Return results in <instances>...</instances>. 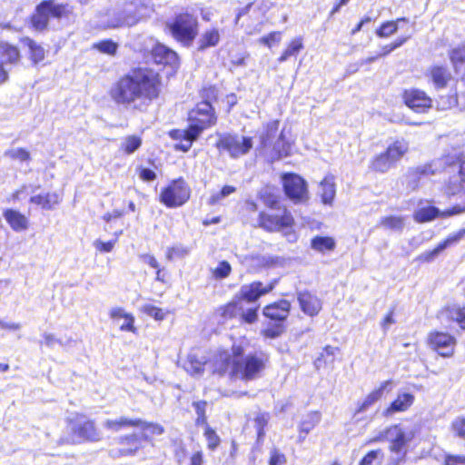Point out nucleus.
Returning <instances> with one entry per match:
<instances>
[{
    "label": "nucleus",
    "instance_id": "f257e3e1",
    "mask_svg": "<svg viewBox=\"0 0 465 465\" xmlns=\"http://www.w3.org/2000/svg\"><path fill=\"white\" fill-rule=\"evenodd\" d=\"M164 83L162 74L149 66L136 65L118 75L107 94L117 106L144 112L163 96Z\"/></svg>",
    "mask_w": 465,
    "mask_h": 465
},
{
    "label": "nucleus",
    "instance_id": "f03ea898",
    "mask_svg": "<svg viewBox=\"0 0 465 465\" xmlns=\"http://www.w3.org/2000/svg\"><path fill=\"white\" fill-rule=\"evenodd\" d=\"M241 343H232L230 351L220 349L212 361L211 372L231 382H249L260 379L269 365V356L264 352L245 353Z\"/></svg>",
    "mask_w": 465,
    "mask_h": 465
},
{
    "label": "nucleus",
    "instance_id": "7ed1b4c3",
    "mask_svg": "<svg viewBox=\"0 0 465 465\" xmlns=\"http://www.w3.org/2000/svg\"><path fill=\"white\" fill-rule=\"evenodd\" d=\"M257 199L263 204V208H260L258 203L252 199L246 200L243 206L244 215L254 228L268 233L291 231L294 228L295 218L282 203L274 185L265 184L257 193Z\"/></svg>",
    "mask_w": 465,
    "mask_h": 465
},
{
    "label": "nucleus",
    "instance_id": "20e7f679",
    "mask_svg": "<svg viewBox=\"0 0 465 465\" xmlns=\"http://www.w3.org/2000/svg\"><path fill=\"white\" fill-rule=\"evenodd\" d=\"M68 436L60 439L62 444H80L99 441L101 432L94 419L84 412H74L65 419Z\"/></svg>",
    "mask_w": 465,
    "mask_h": 465
},
{
    "label": "nucleus",
    "instance_id": "39448f33",
    "mask_svg": "<svg viewBox=\"0 0 465 465\" xmlns=\"http://www.w3.org/2000/svg\"><path fill=\"white\" fill-rule=\"evenodd\" d=\"M291 311L292 303L286 299H279L264 305L262 314L268 324L261 330V335L270 340L282 336L286 331Z\"/></svg>",
    "mask_w": 465,
    "mask_h": 465
},
{
    "label": "nucleus",
    "instance_id": "423d86ee",
    "mask_svg": "<svg viewBox=\"0 0 465 465\" xmlns=\"http://www.w3.org/2000/svg\"><path fill=\"white\" fill-rule=\"evenodd\" d=\"M76 16L74 5L69 3H55L54 0H42L30 15L31 27L42 32L48 28L50 19L69 20Z\"/></svg>",
    "mask_w": 465,
    "mask_h": 465
},
{
    "label": "nucleus",
    "instance_id": "0eeeda50",
    "mask_svg": "<svg viewBox=\"0 0 465 465\" xmlns=\"http://www.w3.org/2000/svg\"><path fill=\"white\" fill-rule=\"evenodd\" d=\"M199 26L197 15L188 9L176 13L165 24V29L173 40L184 47L193 45L199 35Z\"/></svg>",
    "mask_w": 465,
    "mask_h": 465
},
{
    "label": "nucleus",
    "instance_id": "6e6552de",
    "mask_svg": "<svg viewBox=\"0 0 465 465\" xmlns=\"http://www.w3.org/2000/svg\"><path fill=\"white\" fill-rule=\"evenodd\" d=\"M409 151V143L404 139H396L386 149L373 155L368 164L373 173H385L404 157Z\"/></svg>",
    "mask_w": 465,
    "mask_h": 465
},
{
    "label": "nucleus",
    "instance_id": "1a4fd4ad",
    "mask_svg": "<svg viewBox=\"0 0 465 465\" xmlns=\"http://www.w3.org/2000/svg\"><path fill=\"white\" fill-rule=\"evenodd\" d=\"M192 189L186 180L180 176L169 181L158 195V201L166 208H178L189 202Z\"/></svg>",
    "mask_w": 465,
    "mask_h": 465
},
{
    "label": "nucleus",
    "instance_id": "9d476101",
    "mask_svg": "<svg viewBox=\"0 0 465 465\" xmlns=\"http://www.w3.org/2000/svg\"><path fill=\"white\" fill-rule=\"evenodd\" d=\"M104 428L112 432H118L125 429H138L141 432H148L152 436H160L165 429L157 422L149 421L141 418L120 416L116 419H108L104 423Z\"/></svg>",
    "mask_w": 465,
    "mask_h": 465
},
{
    "label": "nucleus",
    "instance_id": "9b49d317",
    "mask_svg": "<svg viewBox=\"0 0 465 465\" xmlns=\"http://www.w3.org/2000/svg\"><path fill=\"white\" fill-rule=\"evenodd\" d=\"M282 188L285 197L294 204H306L310 200V193L306 180L293 172L282 173L280 175Z\"/></svg>",
    "mask_w": 465,
    "mask_h": 465
},
{
    "label": "nucleus",
    "instance_id": "f8f14e48",
    "mask_svg": "<svg viewBox=\"0 0 465 465\" xmlns=\"http://www.w3.org/2000/svg\"><path fill=\"white\" fill-rule=\"evenodd\" d=\"M214 146L219 152H226L231 158L237 159L251 151L253 146V138L234 133H223L218 134Z\"/></svg>",
    "mask_w": 465,
    "mask_h": 465
},
{
    "label": "nucleus",
    "instance_id": "ddd939ff",
    "mask_svg": "<svg viewBox=\"0 0 465 465\" xmlns=\"http://www.w3.org/2000/svg\"><path fill=\"white\" fill-rule=\"evenodd\" d=\"M259 306H254L243 310L242 303L236 297L226 303L218 306L214 314L223 321H229L238 318L242 324H253L259 319Z\"/></svg>",
    "mask_w": 465,
    "mask_h": 465
},
{
    "label": "nucleus",
    "instance_id": "4468645a",
    "mask_svg": "<svg viewBox=\"0 0 465 465\" xmlns=\"http://www.w3.org/2000/svg\"><path fill=\"white\" fill-rule=\"evenodd\" d=\"M259 306H254L243 310L242 303L236 297L226 303L218 306L214 314L223 321H229L238 318L242 324H253L259 319Z\"/></svg>",
    "mask_w": 465,
    "mask_h": 465
},
{
    "label": "nucleus",
    "instance_id": "2eb2a0df",
    "mask_svg": "<svg viewBox=\"0 0 465 465\" xmlns=\"http://www.w3.org/2000/svg\"><path fill=\"white\" fill-rule=\"evenodd\" d=\"M149 435L148 432H142L141 434L131 432L119 436L110 449L111 457L135 456L143 449V441L150 440Z\"/></svg>",
    "mask_w": 465,
    "mask_h": 465
},
{
    "label": "nucleus",
    "instance_id": "dca6fc26",
    "mask_svg": "<svg viewBox=\"0 0 465 465\" xmlns=\"http://www.w3.org/2000/svg\"><path fill=\"white\" fill-rule=\"evenodd\" d=\"M425 342L432 351L446 359L452 358L455 355L458 344V341L453 334L440 330L429 331Z\"/></svg>",
    "mask_w": 465,
    "mask_h": 465
},
{
    "label": "nucleus",
    "instance_id": "f3484780",
    "mask_svg": "<svg viewBox=\"0 0 465 465\" xmlns=\"http://www.w3.org/2000/svg\"><path fill=\"white\" fill-rule=\"evenodd\" d=\"M187 121L203 133L217 124L218 116L209 101H200L188 112Z\"/></svg>",
    "mask_w": 465,
    "mask_h": 465
},
{
    "label": "nucleus",
    "instance_id": "a211bd4d",
    "mask_svg": "<svg viewBox=\"0 0 465 465\" xmlns=\"http://www.w3.org/2000/svg\"><path fill=\"white\" fill-rule=\"evenodd\" d=\"M402 104L417 114H427L433 108L432 97L423 89L410 87L401 94Z\"/></svg>",
    "mask_w": 465,
    "mask_h": 465
},
{
    "label": "nucleus",
    "instance_id": "6ab92c4d",
    "mask_svg": "<svg viewBox=\"0 0 465 465\" xmlns=\"http://www.w3.org/2000/svg\"><path fill=\"white\" fill-rule=\"evenodd\" d=\"M202 132L191 123H189L185 129L175 128L168 132L169 137L178 142L174 145L175 150L183 153H186L192 148L193 143L199 138Z\"/></svg>",
    "mask_w": 465,
    "mask_h": 465
},
{
    "label": "nucleus",
    "instance_id": "aec40b11",
    "mask_svg": "<svg viewBox=\"0 0 465 465\" xmlns=\"http://www.w3.org/2000/svg\"><path fill=\"white\" fill-rule=\"evenodd\" d=\"M275 287L274 282L263 284L261 281H253L248 284H244L241 287L240 292L236 297L242 302H255L261 297L270 293Z\"/></svg>",
    "mask_w": 465,
    "mask_h": 465
},
{
    "label": "nucleus",
    "instance_id": "412c9836",
    "mask_svg": "<svg viewBox=\"0 0 465 465\" xmlns=\"http://www.w3.org/2000/svg\"><path fill=\"white\" fill-rule=\"evenodd\" d=\"M153 61L159 65L177 68L180 65V58L177 53L168 46L157 43L151 49Z\"/></svg>",
    "mask_w": 465,
    "mask_h": 465
},
{
    "label": "nucleus",
    "instance_id": "4be33fe9",
    "mask_svg": "<svg viewBox=\"0 0 465 465\" xmlns=\"http://www.w3.org/2000/svg\"><path fill=\"white\" fill-rule=\"evenodd\" d=\"M426 76L436 90L445 89L452 80V74L450 69L440 64L430 65L427 69Z\"/></svg>",
    "mask_w": 465,
    "mask_h": 465
},
{
    "label": "nucleus",
    "instance_id": "5701e85b",
    "mask_svg": "<svg viewBox=\"0 0 465 465\" xmlns=\"http://www.w3.org/2000/svg\"><path fill=\"white\" fill-rule=\"evenodd\" d=\"M391 384L390 380L382 381L379 387L370 391L362 401L357 404L355 414L362 413L371 406H373L378 401H380L384 394V391Z\"/></svg>",
    "mask_w": 465,
    "mask_h": 465
},
{
    "label": "nucleus",
    "instance_id": "b1692460",
    "mask_svg": "<svg viewBox=\"0 0 465 465\" xmlns=\"http://www.w3.org/2000/svg\"><path fill=\"white\" fill-rule=\"evenodd\" d=\"M3 216L15 232H24L29 228V219L18 210L13 208L5 209Z\"/></svg>",
    "mask_w": 465,
    "mask_h": 465
},
{
    "label": "nucleus",
    "instance_id": "393cba45",
    "mask_svg": "<svg viewBox=\"0 0 465 465\" xmlns=\"http://www.w3.org/2000/svg\"><path fill=\"white\" fill-rule=\"evenodd\" d=\"M298 302L301 310L307 315L313 317L322 310L321 300L310 292H302L298 294Z\"/></svg>",
    "mask_w": 465,
    "mask_h": 465
},
{
    "label": "nucleus",
    "instance_id": "a878e982",
    "mask_svg": "<svg viewBox=\"0 0 465 465\" xmlns=\"http://www.w3.org/2000/svg\"><path fill=\"white\" fill-rule=\"evenodd\" d=\"M414 395L410 392L399 394L383 411L386 417L391 416L396 412H404L408 411L414 402Z\"/></svg>",
    "mask_w": 465,
    "mask_h": 465
},
{
    "label": "nucleus",
    "instance_id": "bb28decb",
    "mask_svg": "<svg viewBox=\"0 0 465 465\" xmlns=\"http://www.w3.org/2000/svg\"><path fill=\"white\" fill-rule=\"evenodd\" d=\"M464 232L465 231L450 235L444 241L440 242L434 249L421 253L418 257V260L421 262H431L437 254L445 250L450 244L457 242L463 236Z\"/></svg>",
    "mask_w": 465,
    "mask_h": 465
},
{
    "label": "nucleus",
    "instance_id": "cd10ccee",
    "mask_svg": "<svg viewBox=\"0 0 465 465\" xmlns=\"http://www.w3.org/2000/svg\"><path fill=\"white\" fill-rule=\"evenodd\" d=\"M29 202L43 210H53L60 203L61 198L55 192H47L31 196Z\"/></svg>",
    "mask_w": 465,
    "mask_h": 465
},
{
    "label": "nucleus",
    "instance_id": "c85d7f7f",
    "mask_svg": "<svg viewBox=\"0 0 465 465\" xmlns=\"http://www.w3.org/2000/svg\"><path fill=\"white\" fill-rule=\"evenodd\" d=\"M0 59L4 61L5 65H15L21 60L19 48L8 42H0Z\"/></svg>",
    "mask_w": 465,
    "mask_h": 465
},
{
    "label": "nucleus",
    "instance_id": "c756f323",
    "mask_svg": "<svg viewBox=\"0 0 465 465\" xmlns=\"http://www.w3.org/2000/svg\"><path fill=\"white\" fill-rule=\"evenodd\" d=\"M20 42L28 48L29 59L33 64L42 63L45 58V48L29 36H24Z\"/></svg>",
    "mask_w": 465,
    "mask_h": 465
},
{
    "label": "nucleus",
    "instance_id": "7c9ffc66",
    "mask_svg": "<svg viewBox=\"0 0 465 465\" xmlns=\"http://www.w3.org/2000/svg\"><path fill=\"white\" fill-rule=\"evenodd\" d=\"M110 318L117 321L120 319L128 320V323H123L120 325L119 329L122 331H128L132 333L137 332V328L134 325V316L132 313L126 312L123 308L121 307H115L113 308L109 312Z\"/></svg>",
    "mask_w": 465,
    "mask_h": 465
},
{
    "label": "nucleus",
    "instance_id": "2f4dec72",
    "mask_svg": "<svg viewBox=\"0 0 465 465\" xmlns=\"http://www.w3.org/2000/svg\"><path fill=\"white\" fill-rule=\"evenodd\" d=\"M292 153L291 143L285 140L284 134H280L277 143L273 145L271 152V162L279 161Z\"/></svg>",
    "mask_w": 465,
    "mask_h": 465
},
{
    "label": "nucleus",
    "instance_id": "473e14b6",
    "mask_svg": "<svg viewBox=\"0 0 465 465\" xmlns=\"http://www.w3.org/2000/svg\"><path fill=\"white\" fill-rule=\"evenodd\" d=\"M304 48L303 39L302 36L292 38L287 44L285 49L278 57V63H283L292 56H296Z\"/></svg>",
    "mask_w": 465,
    "mask_h": 465
},
{
    "label": "nucleus",
    "instance_id": "72a5a7b5",
    "mask_svg": "<svg viewBox=\"0 0 465 465\" xmlns=\"http://www.w3.org/2000/svg\"><path fill=\"white\" fill-rule=\"evenodd\" d=\"M220 39V32L217 28L205 30L199 40L198 50L203 51L210 47L216 46L219 44Z\"/></svg>",
    "mask_w": 465,
    "mask_h": 465
},
{
    "label": "nucleus",
    "instance_id": "f704fd0d",
    "mask_svg": "<svg viewBox=\"0 0 465 465\" xmlns=\"http://www.w3.org/2000/svg\"><path fill=\"white\" fill-rule=\"evenodd\" d=\"M311 247L314 251L323 253L333 251L336 247V242L331 236L316 235L311 240Z\"/></svg>",
    "mask_w": 465,
    "mask_h": 465
},
{
    "label": "nucleus",
    "instance_id": "c9c22d12",
    "mask_svg": "<svg viewBox=\"0 0 465 465\" xmlns=\"http://www.w3.org/2000/svg\"><path fill=\"white\" fill-rule=\"evenodd\" d=\"M140 258L151 268L155 270V281L163 283L167 282L168 272L164 268L161 267L160 262H158L154 255L145 253L142 254Z\"/></svg>",
    "mask_w": 465,
    "mask_h": 465
},
{
    "label": "nucleus",
    "instance_id": "e433bc0d",
    "mask_svg": "<svg viewBox=\"0 0 465 465\" xmlns=\"http://www.w3.org/2000/svg\"><path fill=\"white\" fill-rule=\"evenodd\" d=\"M320 185L322 188V193H321L322 201L324 203H331V201L333 200V198L335 196V193H336L334 177L332 175L325 176L322 180Z\"/></svg>",
    "mask_w": 465,
    "mask_h": 465
},
{
    "label": "nucleus",
    "instance_id": "4c0bfd02",
    "mask_svg": "<svg viewBox=\"0 0 465 465\" xmlns=\"http://www.w3.org/2000/svg\"><path fill=\"white\" fill-rule=\"evenodd\" d=\"M438 216H440V211L434 206L421 207L413 214L414 220L420 223L430 222Z\"/></svg>",
    "mask_w": 465,
    "mask_h": 465
},
{
    "label": "nucleus",
    "instance_id": "58836bf2",
    "mask_svg": "<svg viewBox=\"0 0 465 465\" xmlns=\"http://www.w3.org/2000/svg\"><path fill=\"white\" fill-rule=\"evenodd\" d=\"M280 126L279 120H272L266 124L264 126L263 133L261 136V146L266 147L268 146L272 140L276 136Z\"/></svg>",
    "mask_w": 465,
    "mask_h": 465
},
{
    "label": "nucleus",
    "instance_id": "ea45409f",
    "mask_svg": "<svg viewBox=\"0 0 465 465\" xmlns=\"http://www.w3.org/2000/svg\"><path fill=\"white\" fill-rule=\"evenodd\" d=\"M378 225L388 230L401 231L404 226V218L399 215H387L380 219Z\"/></svg>",
    "mask_w": 465,
    "mask_h": 465
},
{
    "label": "nucleus",
    "instance_id": "a19ab883",
    "mask_svg": "<svg viewBox=\"0 0 465 465\" xmlns=\"http://www.w3.org/2000/svg\"><path fill=\"white\" fill-rule=\"evenodd\" d=\"M203 437L206 440V448L209 451H215L221 445V437L210 425L204 427Z\"/></svg>",
    "mask_w": 465,
    "mask_h": 465
},
{
    "label": "nucleus",
    "instance_id": "79ce46f5",
    "mask_svg": "<svg viewBox=\"0 0 465 465\" xmlns=\"http://www.w3.org/2000/svg\"><path fill=\"white\" fill-rule=\"evenodd\" d=\"M448 56L452 66L463 65L465 64V43L450 48Z\"/></svg>",
    "mask_w": 465,
    "mask_h": 465
},
{
    "label": "nucleus",
    "instance_id": "37998d69",
    "mask_svg": "<svg viewBox=\"0 0 465 465\" xmlns=\"http://www.w3.org/2000/svg\"><path fill=\"white\" fill-rule=\"evenodd\" d=\"M142 138L136 134L128 135L122 143L120 151L124 154H132L142 145Z\"/></svg>",
    "mask_w": 465,
    "mask_h": 465
},
{
    "label": "nucleus",
    "instance_id": "c03bdc74",
    "mask_svg": "<svg viewBox=\"0 0 465 465\" xmlns=\"http://www.w3.org/2000/svg\"><path fill=\"white\" fill-rule=\"evenodd\" d=\"M445 310L447 316L457 322L461 330L465 331V305L447 307Z\"/></svg>",
    "mask_w": 465,
    "mask_h": 465
},
{
    "label": "nucleus",
    "instance_id": "a18cd8bd",
    "mask_svg": "<svg viewBox=\"0 0 465 465\" xmlns=\"http://www.w3.org/2000/svg\"><path fill=\"white\" fill-rule=\"evenodd\" d=\"M205 363L196 354H189L186 361L187 371L191 374H201L204 371Z\"/></svg>",
    "mask_w": 465,
    "mask_h": 465
},
{
    "label": "nucleus",
    "instance_id": "49530a36",
    "mask_svg": "<svg viewBox=\"0 0 465 465\" xmlns=\"http://www.w3.org/2000/svg\"><path fill=\"white\" fill-rule=\"evenodd\" d=\"M93 48L102 54L108 55H115L118 49V45L112 39H103L93 45Z\"/></svg>",
    "mask_w": 465,
    "mask_h": 465
},
{
    "label": "nucleus",
    "instance_id": "de8ad7c7",
    "mask_svg": "<svg viewBox=\"0 0 465 465\" xmlns=\"http://www.w3.org/2000/svg\"><path fill=\"white\" fill-rule=\"evenodd\" d=\"M232 266L229 262L223 260L219 262L218 265L211 270L212 278L214 280H223L232 273Z\"/></svg>",
    "mask_w": 465,
    "mask_h": 465
},
{
    "label": "nucleus",
    "instance_id": "09e8293b",
    "mask_svg": "<svg viewBox=\"0 0 465 465\" xmlns=\"http://www.w3.org/2000/svg\"><path fill=\"white\" fill-rule=\"evenodd\" d=\"M412 437L413 436L407 437L403 431H399L391 442L390 450L393 453L401 452Z\"/></svg>",
    "mask_w": 465,
    "mask_h": 465
},
{
    "label": "nucleus",
    "instance_id": "8fccbe9b",
    "mask_svg": "<svg viewBox=\"0 0 465 465\" xmlns=\"http://www.w3.org/2000/svg\"><path fill=\"white\" fill-rule=\"evenodd\" d=\"M398 31L397 22L389 20L382 22L376 29V35L380 38H387Z\"/></svg>",
    "mask_w": 465,
    "mask_h": 465
},
{
    "label": "nucleus",
    "instance_id": "3c124183",
    "mask_svg": "<svg viewBox=\"0 0 465 465\" xmlns=\"http://www.w3.org/2000/svg\"><path fill=\"white\" fill-rule=\"evenodd\" d=\"M450 429L455 438L465 441V416L455 418L451 421Z\"/></svg>",
    "mask_w": 465,
    "mask_h": 465
},
{
    "label": "nucleus",
    "instance_id": "603ef678",
    "mask_svg": "<svg viewBox=\"0 0 465 465\" xmlns=\"http://www.w3.org/2000/svg\"><path fill=\"white\" fill-rule=\"evenodd\" d=\"M193 406L197 414V418L195 420L196 425H204V427L208 424L207 415H206V406L207 402L205 401H198L193 403Z\"/></svg>",
    "mask_w": 465,
    "mask_h": 465
},
{
    "label": "nucleus",
    "instance_id": "864d4df0",
    "mask_svg": "<svg viewBox=\"0 0 465 465\" xmlns=\"http://www.w3.org/2000/svg\"><path fill=\"white\" fill-rule=\"evenodd\" d=\"M252 8H254V10L260 12L262 16H264L266 15V12L268 10L267 6L263 4L255 5L254 2H251V3L247 4L246 5H244L243 7H241L238 9L236 15H235V23H237L241 17L247 15Z\"/></svg>",
    "mask_w": 465,
    "mask_h": 465
},
{
    "label": "nucleus",
    "instance_id": "5fc2aeb1",
    "mask_svg": "<svg viewBox=\"0 0 465 465\" xmlns=\"http://www.w3.org/2000/svg\"><path fill=\"white\" fill-rule=\"evenodd\" d=\"M236 192V187L233 185H223L221 190L213 194H212L208 200V203L210 205L217 204L223 198L233 193Z\"/></svg>",
    "mask_w": 465,
    "mask_h": 465
},
{
    "label": "nucleus",
    "instance_id": "6e6d98bb",
    "mask_svg": "<svg viewBox=\"0 0 465 465\" xmlns=\"http://www.w3.org/2000/svg\"><path fill=\"white\" fill-rule=\"evenodd\" d=\"M269 414L268 413H258L254 418V423L257 432V438L262 440L265 436V428L268 424Z\"/></svg>",
    "mask_w": 465,
    "mask_h": 465
},
{
    "label": "nucleus",
    "instance_id": "4d7b16f0",
    "mask_svg": "<svg viewBox=\"0 0 465 465\" xmlns=\"http://www.w3.org/2000/svg\"><path fill=\"white\" fill-rule=\"evenodd\" d=\"M282 33L281 31H272L262 36L258 42L268 48H272L274 45H277L282 41Z\"/></svg>",
    "mask_w": 465,
    "mask_h": 465
},
{
    "label": "nucleus",
    "instance_id": "13d9d810",
    "mask_svg": "<svg viewBox=\"0 0 465 465\" xmlns=\"http://www.w3.org/2000/svg\"><path fill=\"white\" fill-rule=\"evenodd\" d=\"M5 155L12 160H19L21 162H28L31 159V154L25 148L7 150L5 152Z\"/></svg>",
    "mask_w": 465,
    "mask_h": 465
},
{
    "label": "nucleus",
    "instance_id": "bf43d9fd",
    "mask_svg": "<svg viewBox=\"0 0 465 465\" xmlns=\"http://www.w3.org/2000/svg\"><path fill=\"white\" fill-rule=\"evenodd\" d=\"M142 312L156 321H163L166 316V312L162 308L153 304L143 305L142 307Z\"/></svg>",
    "mask_w": 465,
    "mask_h": 465
},
{
    "label": "nucleus",
    "instance_id": "052dcab7",
    "mask_svg": "<svg viewBox=\"0 0 465 465\" xmlns=\"http://www.w3.org/2000/svg\"><path fill=\"white\" fill-rule=\"evenodd\" d=\"M120 234H121V232L115 233V236L118 237ZM116 242H117V238H115L114 240L107 241V242L96 240L94 242V245L99 252L105 253V252H110L114 250Z\"/></svg>",
    "mask_w": 465,
    "mask_h": 465
},
{
    "label": "nucleus",
    "instance_id": "680f3d73",
    "mask_svg": "<svg viewBox=\"0 0 465 465\" xmlns=\"http://www.w3.org/2000/svg\"><path fill=\"white\" fill-rule=\"evenodd\" d=\"M407 39H408L407 37H400V38L394 40L393 42L381 46V51L378 54L381 55V57L387 56L392 51H394L395 49L401 46L404 43H406Z\"/></svg>",
    "mask_w": 465,
    "mask_h": 465
},
{
    "label": "nucleus",
    "instance_id": "e2e57ef3",
    "mask_svg": "<svg viewBox=\"0 0 465 465\" xmlns=\"http://www.w3.org/2000/svg\"><path fill=\"white\" fill-rule=\"evenodd\" d=\"M136 172L140 180L145 183L153 182L157 178V174L153 170L143 167L142 165L137 167Z\"/></svg>",
    "mask_w": 465,
    "mask_h": 465
},
{
    "label": "nucleus",
    "instance_id": "0e129e2a",
    "mask_svg": "<svg viewBox=\"0 0 465 465\" xmlns=\"http://www.w3.org/2000/svg\"><path fill=\"white\" fill-rule=\"evenodd\" d=\"M202 101L215 102L218 99V90L214 85L204 86L201 90Z\"/></svg>",
    "mask_w": 465,
    "mask_h": 465
},
{
    "label": "nucleus",
    "instance_id": "69168bd1",
    "mask_svg": "<svg viewBox=\"0 0 465 465\" xmlns=\"http://www.w3.org/2000/svg\"><path fill=\"white\" fill-rule=\"evenodd\" d=\"M205 454L202 449H199L190 454L187 465H205Z\"/></svg>",
    "mask_w": 465,
    "mask_h": 465
},
{
    "label": "nucleus",
    "instance_id": "338daca9",
    "mask_svg": "<svg viewBox=\"0 0 465 465\" xmlns=\"http://www.w3.org/2000/svg\"><path fill=\"white\" fill-rule=\"evenodd\" d=\"M287 462L286 456L277 449L270 452L269 465H283Z\"/></svg>",
    "mask_w": 465,
    "mask_h": 465
},
{
    "label": "nucleus",
    "instance_id": "774afa93",
    "mask_svg": "<svg viewBox=\"0 0 465 465\" xmlns=\"http://www.w3.org/2000/svg\"><path fill=\"white\" fill-rule=\"evenodd\" d=\"M443 465H465V455L446 454L444 456Z\"/></svg>",
    "mask_w": 465,
    "mask_h": 465
}]
</instances>
